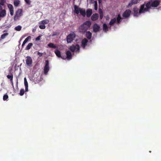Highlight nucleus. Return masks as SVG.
Here are the masks:
<instances>
[{
  "label": "nucleus",
  "instance_id": "f257e3e1",
  "mask_svg": "<svg viewBox=\"0 0 161 161\" xmlns=\"http://www.w3.org/2000/svg\"><path fill=\"white\" fill-rule=\"evenodd\" d=\"M160 3V1L158 0H150L145 5L144 4L141 6L139 10V13L141 14L149 12L151 7H157L159 5Z\"/></svg>",
  "mask_w": 161,
  "mask_h": 161
},
{
  "label": "nucleus",
  "instance_id": "f03ea898",
  "mask_svg": "<svg viewBox=\"0 0 161 161\" xmlns=\"http://www.w3.org/2000/svg\"><path fill=\"white\" fill-rule=\"evenodd\" d=\"M92 25L90 21H87L81 25L79 27V31L82 33H85L87 30Z\"/></svg>",
  "mask_w": 161,
  "mask_h": 161
},
{
  "label": "nucleus",
  "instance_id": "7ed1b4c3",
  "mask_svg": "<svg viewBox=\"0 0 161 161\" xmlns=\"http://www.w3.org/2000/svg\"><path fill=\"white\" fill-rule=\"evenodd\" d=\"M74 12L77 14H78L80 13L84 17H85L86 15L85 9L84 8H79L78 6L76 5L74 6Z\"/></svg>",
  "mask_w": 161,
  "mask_h": 161
},
{
  "label": "nucleus",
  "instance_id": "20e7f679",
  "mask_svg": "<svg viewBox=\"0 0 161 161\" xmlns=\"http://www.w3.org/2000/svg\"><path fill=\"white\" fill-rule=\"evenodd\" d=\"M22 15V10L21 9H18L16 12L14 18V21L19 20Z\"/></svg>",
  "mask_w": 161,
  "mask_h": 161
},
{
  "label": "nucleus",
  "instance_id": "39448f33",
  "mask_svg": "<svg viewBox=\"0 0 161 161\" xmlns=\"http://www.w3.org/2000/svg\"><path fill=\"white\" fill-rule=\"evenodd\" d=\"M75 34L74 33H70L66 37L67 43H71L73 41L75 37Z\"/></svg>",
  "mask_w": 161,
  "mask_h": 161
},
{
  "label": "nucleus",
  "instance_id": "423d86ee",
  "mask_svg": "<svg viewBox=\"0 0 161 161\" xmlns=\"http://www.w3.org/2000/svg\"><path fill=\"white\" fill-rule=\"evenodd\" d=\"M69 49L72 52H74L75 51L79 52L80 49V47L78 44H76L75 45H72L70 46Z\"/></svg>",
  "mask_w": 161,
  "mask_h": 161
},
{
  "label": "nucleus",
  "instance_id": "0eeeda50",
  "mask_svg": "<svg viewBox=\"0 0 161 161\" xmlns=\"http://www.w3.org/2000/svg\"><path fill=\"white\" fill-rule=\"evenodd\" d=\"M45 66L44 69V73L45 75H47L49 70V61L47 60L45 62Z\"/></svg>",
  "mask_w": 161,
  "mask_h": 161
},
{
  "label": "nucleus",
  "instance_id": "6e6552de",
  "mask_svg": "<svg viewBox=\"0 0 161 161\" xmlns=\"http://www.w3.org/2000/svg\"><path fill=\"white\" fill-rule=\"evenodd\" d=\"M32 60L31 58L29 56L26 57V63L27 66L28 67H31L32 66Z\"/></svg>",
  "mask_w": 161,
  "mask_h": 161
},
{
  "label": "nucleus",
  "instance_id": "1a4fd4ad",
  "mask_svg": "<svg viewBox=\"0 0 161 161\" xmlns=\"http://www.w3.org/2000/svg\"><path fill=\"white\" fill-rule=\"evenodd\" d=\"M100 26L98 24L95 23L93 26V32H97L99 31H100Z\"/></svg>",
  "mask_w": 161,
  "mask_h": 161
},
{
  "label": "nucleus",
  "instance_id": "9d476101",
  "mask_svg": "<svg viewBox=\"0 0 161 161\" xmlns=\"http://www.w3.org/2000/svg\"><path fill=\"white\" fill-rule=\"evenodd\" d=\"M131 11L130 9L126 10L123 13V16L125 18H128L130 16Z\"/></svg>",
  "mask_w": 161,
  "mask_h": 161
},
{
  "label": "nucleus",
  "instance_id": "9b49d317",
  "mask_svg": "<svg viewBox=\"0 0 161 161\" xmlns=\"http://www.w3.org/2000/svg\"><path fill=\"white\" fill-rule=\"evenodd\" d=\"M6 15V11L5 9L3 10L0 11V20H1L2 18L5 17Z\"/></svg>",
  "mask_w": 161,
  "mask_h": 161
},
{
  "label": "nucleus",
  "instance_id": "f8f14e48",
  "mask_svg": "<svg viewBox=\"0 0 161 161\" xmlns=\"http://www.w3.org/2000/svg\"><path fill=\"white\" fill-rule=\"evenodd\" d=\"M88 42V41L86 38H84L82 40L81 46L84 48H85L86 46L87 45Z\"/></svg>",
  "mask_w": 161,
  "mask_h": 161
},
{
  "label": "nucleus",
  "instance_id": "ddd939ff",
  "mask_svg": "<svg viewBox=\"0 0 161 161\" xmlns=\"http://www.w3.org/2000/svg\"><path fill=\"white\" fill-rule=\"evenodd\" d=\"M133 11H134V16H135L138 17L139 16V14H140L139 13V12L138 13V9L136 7H134L133 8Z\"/></svg>",
  "mask_w": 161,
  "mask_h": 161
},
{
  "label": "nucleus",
  "instance_id": "4468645a",
  "mask_svg": "<svg viewBox=\"0 0 161 161\" xmlns=\"http://www.w3.org/2000/svg\"><path fill=\"white\" fill-rule=\"evenodd\" d=\"M99 17V15L97 13L93 14L91 17V19L92 21L97 20Z\"/></svg>",
  "mask_w": 161,
  "mask_h": 161
},
{
  "label": "nucleus",
  "instance_id": "2eb2a0df",
  "mask_svg": "<svg viewBox=\"0 0 161 161\" xmlns=\"http://www.w3.org/2000/svg\"><path fill=\"white\" fill-rule=\"evenodd\" d=\"M67 59L68 60L72 59V56L71 52L69 51H67L66 53Z\"/></svg>",
  "mask_w": 161,
  "mask_h": 161
},
{
  "label": "nucleus",
  "instance_id": "dca6fc26",
  "mask_svg": "<svg viewBox=\"0 0 161 161\" xmlns=\"http://www.w3.org/2000/svg\"><path fill=\"white\" fill-rule=\"evenodd\" d=\"M92 13V10L90 8L87 9L86 11V16L87 17H89L91 16Z\"/></svg>",
  "mask_w": 161,
  "mask_h": 161
},
{
  "label": "nucleus",
  "instance_id": "f3484780",
  "mask_svg": "<svg viewBox=\"0 0 161 161\" xmlns=\"http://www.w3.org/2000/svg\"><path fill=\"white\" fill-rule=\"evenodd\" d=\"M86 36L88 39H90L92 37V33L90 31H86Z\"/></svg>",
  "mask_w": 161,
  "mask_h": 161
},
{
  "label": "nucleus",
  "instance_id": "a211bd4d",
  "mask_svg": "<svg viewBox=\"0 0 161 161\" xmlns=\"http://www.w3.org/2000/svg\"><path fill=\"white\" fill-rule=\"evenodd\" d=\"M139 0H132L130 3L128 4V6L130 7L133 4H135L139 3Z\"/></svg>",
  "mask_w": 161,
  "mask_h": 161
},
{
  "label": "nucleus",
  "instance_id": "6ab92c4d",
  "mask_svg": "<svg viewBox=\"0 0 161 161\" xmlns=\"http://www.w3.org/2000/svg\"><path fill=\"white\" fill-rule=\"evenodd\" d=\"M24 85L25 87V90L26 92H28V82L27 81L26 78L25 77L24 78Z\"/></svg>",
  "mask_w": 161,
  "mask_h": 161
},
{
  "label": "nucleus",
  "instance_id": "aec40b11",
  "mask_svg": "<svg viewBox=\"0 0 161 161\" xmlns=\"http://www.w3.org/2000/svg\"><path fill=\"white\" fill-rule=\"evenodd\" d=\"M54 53L58 57L60 58L61 57L60 52L59 50L57 49L56 50L54 51Z\"/></svg>",
  "mask_w": 161,
  "mask_h": 161
},
{
  "label": "nucleus",
  "instance_id": "412c9836",
  "mask_svg": "<svg viewBox=\"0 0 161 161\" xmlns=\"http://www.w3.org/2000/svg\"><path fill=\"white\" fill-rule=\"evenodd\" d=\"M47 45L48 47L50 48H57L56 46H55L54 44L52 43H49Z\"/></svg>",
  "mask_w": 161,
  "mask_h": 161
},
{
  "label": "nucleus",
  "instance_id": "4be33fe9",
  "mask_svg": "<svg viewBox=\"0 0 161 161\" xmlns=\"http://www.w3.org/2000/svg\"><path fill=\"white\" fill-rule=\"evenodd\" d=\"M103 31L105 32H106L107 31H108V27L106 24H103Z\"/></svg>",
  "mask_w": 161,
  "mask_h": 161
},
{
  "label": "nucleus",
  "instance_id": "5701e85b",
  "mask_svg": "<svg viewBox=\"0 0 161 161\" xmlns=\"http://www.w3.org/2000/svg\"><path fill=\"white\" fill-rule=\"evenodd\" d=\"M121 19H122V18L121 17L120 14H119L117 18V23L118 24L119 23Z\"/></svg>",
  "mask_w": 161,
  "mask_h": 161
},
{
  "label": "nucleus",
  "instance_id": "b1692460",
  "mask_svg": "<svg viewBox=\"0 0 161 161\" xmlns=\"http://www.w3.org/2000/svg\"><path fill=\"white\" fill-rule=\"evenodd\" d=\"M7 77L8 79H10L11 82L12 83V84H13V75L11 74L10 75H8L7 76Z\"/></svg>",
  "mask_w": 161,
  "mask_h": 161
},
{
  "label": "nucleus",
  "instance_id": "393cba45",
  "mask_svg": "<svg viewBox=\"0 0 161 161\" xmlns=\"http://www.w3.org/2000/svg\"><path fill=\"white\" fill-rule=\"evenodd\" d=\"M116 21V19L115 18H114L113 19H112L111 20L109 23V24L110 25H113Z\"/></svg>",
  "mask_w": 161,
  "mask_h": 161
},
{
  "label": "nucleus",
  "instance_id": "a878e982",
  "mask_svg": "<svg viewBox=\"0 0 161 161\" xmlns=\"http://www.w3.org/2000/svg\"><path fill=\"white\" fill-rule=\"evenodd\" d=\"M33 44L31 43H29L27 46L26 47L25 49L27 50H29L31 47L32 46Z\"/></svg>",
  "mask_w": 161,
  "mask_h": 161
},
{
  "label": "nucleus",
  "instance_id": "bb28decb",
  "mask_svg": "<svg viewBox=\"0 0 161 161\" xmlns=\"http://www.w3.org/2000/svg\"><path fill=\"white\" fill-rule=\"evenodd\" d=\"M22 29V26L20 25H19L14 28V30L16 31H19Z\"/></svg>",
  "mask_w": 161,
  "mask_h": 161
},
{
  "label": "nucleus",
  "instance_id": "cd10ccee",
  "mask_svg": "<svg viewBox=\"0 0 161 161\" xmlns=\"http://www.w3.org/2000/svg\"><path fill=\"white\" fill-rule=\"evenodd\" d=\"M20 1L19 0H14V4L15 6L17 7L19 4Z\"/></svg>",
  "mask_w": 161,
  "mask_h": 161
},
{
  "label": "nucleus",
  "instance_id": "c85d7f7f",
  "mask_svg": "<svg viewBox=\"0 0 161 161\" xmlns=\"http://www.w3.org/2000/svg\"><path fill=\"white\" fill-rule=\"evenodd\" d=\"M49 22L48 19H45L41 21V24L44 25L45 24H48Z\"/></svg>",
  "mask_w": 161,
  "mask_h": 161
},
{
  "label": "nucleus",
  "instance_id": "c756f323",
  "mask_svg": "<svg viewBox=\"0 0 161 161\" xmlns=\"http://www.w3.org/2000/svg\"><path fill=\"white\" fill-rule=\"evenodd\" d=\"M8 33H5L2 34L1 36V38L2 39H4L6 37L8 36Z\"/></svg>",
  "mask_w": 161,
  "mask_h": 161
},
{
  "label": "nucleus",
  "instance_id": "7c9ffc66",
  "mask_svg": "<svg viewBox=\"0 0 161 161\" xmlns=\"http://www.w3.org/2000/svg\"><path fill=\"white\" fill-rule=\"evenodd\" d=\"M40 39V35L39 36L35 39V44H38L37 43V41L39 40Z\"/></svg>",
  "mask_w": 161,
  "mask_h": 161
},
{
  "label": "nucleus",
  "instance_id": "2f4dec72",
  "mask_svg": "<svg viewBox=\"0 0 161 161\" xmlns=\"http://www.w3.org/2000/svg\"><path fill=\"white\" fill-rule=\"evenodd\" d=\"M94 9L96 10L97 9V3L96 1H94Z\"/></svg>",
  "mask_w": 161,
  "mask_h": 161
},
{
  "label": "nucleus",
  "instance_id": "473e14b6",
  "mask_svg": "<svg viewBox=\"0 0 161 161\" xmlns=\"http://www.w3.org/2000/svg\"><path fill=\"white\" fill-rule=\"evenodd\" d=\"M24 92L25 90L24 89H22L20 90V93L19 94L20 96H23L24 95Z\"/></svg>",
  "mask_w": 161,
  "mask_h": 161
},
{
  "label": "nucleus",
  "instance_id": "72a5a7b5",
  "mask_svg": "<svg viewBox=\"0 0 161 161\" xmlns=\"http://www.w3.org/2000/svg\"><path fill=\"white\" fill-rule=\"evenodd\" d=\"M8 8H9V10L14 9L12 5L10 4H8Z\"/></svg>",
  "mask_w": 161,
  "mask_h": 161
},
{
  "label": "nucleus",
  "instance_id": "f704fd0d",
  "mask_svg": "<svg viewBox=\"0 0 161 161\" xmlns=\"http://www.w3.org/2000/svg\"><path fill=\"white\" fill-rule=\"evenodd\" d=\"M6 2V0H1L0 2V5L3 6Z\"/></svg>",
  "mask_w": 161,
  "mask_h": 161
},
{
  "label": "nucleus",
  "instance_id": "c9c22d12",
  "mask_svg": "<svg viewBox=\"0 0 161 161\" xmlns=\"http://www.w3.org/2000/svg\"><path fill=\"white\" fill-rule=\"evenodd\" d=\"M8 98V96L7 95L5 94L3 96V100L4 101L7 100V99Z\"/></svg>",
  "mask_w": 161,
  "mask_h": 161
},
{
  "label": "nucleus",
  "instance_id": "e433bc0d",
  "mask_svg": "<svg viewBox=\"0 0 161 161\" xmlns=\"http://www.w3.org/2000/svg\"><path fill=\"white\" fill-rule=\"evenodd\" d=\"M24 0L27 4H28V5L30 4L31 3V1L30 0Z\"/></svg>",
  "mask_w": 161,
  "mask_h": 161
},
{
  "label": "nucleus",
  "instance_id": "4c0bfd02",
  "mask_svg": "<svg viewBox=\"0 0 161 161\" xmlns=\"http://www.w3.org/2000/svg\"><path fill=\"white\" fill-rule=\"evenodd\" d=\"M10 12V14L11 16H13L14 15V9L9 10Z\"/></svg>",
  "mask_w": 161,
  "mask_h": 161
},
{
  "label": "nucleus",
  "instance_id": "58836bf2",
  "mask_svg": "<svg viewBox=\"0 0 161 161\" xmlns=\"http://www.w3.org/2000/svg\"><path fill=\"white\" fill-rule=\"evenodd\" d=\"M31 39V36H28L27 37L25 40H26L27 42H28L29 40H30Z\"/></svg>",
  "mask_w": 161,
  "mask_h": 161
},
{
  "label": "nucleus",
  "instance_id": "ea45409f",
  "mask_svg": "<svg viewBox=\"0 0 161 161\" xmlns=\"http://www.w3.org/2000/svg\"><path fill=\"white\" fill-rule=\"evenodd\" d=\"M45 28L46 26L44 25H41V29H44Z\"/></svg>",
  "mask_w": 161,
  "mask_h": 161
},
{
  "label": "nucleus",
  "instance_id": "a19ab883",
  "mask_svg": "<svg viewBox=\"0 0 161 161\" xmlns=\"http://www.w3.org/2000/svg\"><path fill=\"white\" fill-rule=\"evenodd\" d=\"M27 42L26 40H25L23 42V43L22 44V46L23 47L25 44Z\"/></svg>",
  "mask_w": 161,
  "mask_h": 161
},
{
  "label": "nucleus",
  "instance_id": "79ce46f5",
  "mask_svg": "<svg viewBox=\"0 0 161 161\" xmlns=\"http://www.w3.org/2000/svg\"><path fill=\"white\" fill-rule=\"evenodd\" d=\"M62 58L63 59H66L67 58L66 56H62L60 57Z\"/></svg>",
  "mask_w": 161,
  "mask_h": 161
},
{
  "label": "nucleus",
  "instance_id": "37998d69",
  "mask_svg": "<svg viewBox=\"0 0 161 161\" xmlns=\"http://www.w3.org/2000/svg\"><path fill=\"white\" fill-rule=\"evenodd\" d=\"M103 17V13L100 14V19H102Z\"/></svg>",
  "mask_w": 161,
  "mask_h": 161
},
{
  "label": "nucleus",
  "instance_id": "c03bdc74",
  "mask_svg": "<svg viewBox=\"0 0 161 161\" xmlns=\"http://www.w3.org/2000/svg\"><path fill=\"white\" fill-rule=\"evenodd\" d=\"M99 14H103V10L101 8H99Z\"/></svg>",
  "mask_w": 161,
  "mask_h": 161
},
{
  "label": "nucleus",
  "instance_id": "a18cd8bd",
  "mask_svg": "<svg viewBox=\"0 0 161 161\" xmlns=\"http://www.w3.org/2000/svg\"><path fill=\"white\" fill-rule=\"evenodd\" d=\"M2 5H0V11L3 10L4 9H3Z\"/></svg>",
  "mask_w": 161,
  "mask_h": 161
},
{
  "label": "nucleus",
  "instance_id": "49530a36",
  "mask_svg": "<svg viewBox=\"0 0 161 161\" xmlns=\"http://www.w3.org/2000/svg\"><path fill=\"white\" fill-rule=\"evenodd\" d=\"M2 88L0 89V92L1 91H2Z\"/></svg>",
  "mask_w": 161,
  "mask_h": 161
},
{
  "label": "nucleus",
  "instance_id": "de8ad7c7",
  "mask_svg": "<svg viewBox=\"0 0 161 161\" xmlns=\"http://www.w3.org/2000/svg\"><path fill=\"white\" fill-rule=\"evenodd\" d=\"M55 35H56V34H53V36H55Z\"/></svg>",
  "mask_w": 161,
  "mask_h": 161
},
{
  "label": "nucleus",
  "instance_id": "09e8293b",
  "mask_svg": "<svg viewBox=\"0 0 161 161\" xmlns=\"http://www.w3.org/2000/svg\"><path fill=\"white\" fill-rule=\"evenodd\" d=\"M101 1V0H99V2L100 3V2Z\"/></svg>",
  "mask_w": 161,
  "mask_h": 161
},
{
  "label": "nucleus",
  "instance_id": "8fccbe9b",
  "mask_svg": "<svg viewBox=\"0 0 161 161\" xmlns=\"http://www.w3.org/2000/svg\"><path fill=\"white\" fill-rule=\"evenodd\" d=\"M39 28H40V25H39Z\"/></svg>",
  "mask_w": 161,
  "mask_h": 161
},
{
  "label": "nucleus",
  "instance_id": "3c124183",
  "mask_svg": "<svg viewBox=\"0 0 161 161\" xmlns=\"http://www.w3.org/2000/svg\"><path fill=\"white\" fill-rule=\"evenodd\" d=\"M42 53H41V56H42Z\"/></svg>",
  "mask_w": 161,
  "mask_h": 161
},
{
  "label": "nucleus",
  "instance_id": "603ef678",
  "mask_svg": "<svg viewBox=\"0 0 161 161\" xmlns=\"http://www.w3.org/2000/svg\"><path fill=\"white\" fill-rule=\"evenodd\" d=\"M40 53V52H38V54H39Z\"/></svg>",
  "mask_w": 161,
  "mask_h": 161
},
{
  "label": "nucleus",
  "instance_id": "864d4df0",
  "mask_svg": "<svg viewBox=\"0 0 161 161\" xmlns=\"http://www.w3.org/2000/svg\"><path fill=\"white\" fill-rule=\"evenodd\" d=\"M149 152H150V153H151V151H149Z\"/></svg>",
  "mask_w": 161,
  "mask_h": 161
},
{
  "label": "nucleus",
  "instance_id": "5fc2aeb1",
  "mask_svg": "<svg viewBox=\"0 0 161 161\" xmlns=\"http://www.w3.org/2000/svg\"><path fill=\"white\" fill-rule=\"evenodd\" d=\"M75 0H74V1H75Z\"/></svg>",
  "mask_w": 161,
  "mask_h": 161
}]
</instances>
